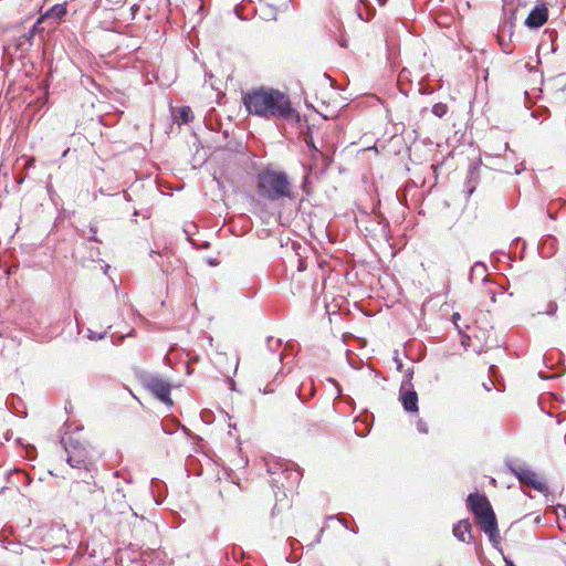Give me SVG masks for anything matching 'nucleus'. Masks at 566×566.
<instances>
[{
	"instance_id": "nucleus-1",
	"label": "nucleus",
	"mask_w": 566,
	"mask_h": 566,
	"mask_svg": "<svg viewBox=\"0 0 566 566\" xmlns=\"http://www.w3.org/2000/svg\"><path fill=\"white\" fill-rule=\"evenodd\" d=\"M242 104L249 115L263 119L283 120L301 127L303 119L292 105L290 96L270 86H259L242 93Z\"/></svg>"
},
{
	"instance_id": "nucleus-2",
	"label": "nucleus",
	"mask_w": 566,
	"mask_h": 566,
	"mask_svg": "<svg viewBox=\"0 0 566 566\" xmlns=\"http://www.w3.org/2000/svg\"><path fill=\"white\" fill-rule=\"evenodd\" d=\"M256 192L269 201L294 199L293 186L284 170L265 168L256 175Z\"/></svg>"
},
{
	"instance_id": "nucleus-3",
	"label": "nucleus",
	"mask_w": 566,
	"mask_h": 566,
	"mask_svg": "<svg viewBox=\"0 0 566 566\" xmlns=\"http://www.w3.org/2000/svg\"><path fill=\"white\" fill-rule=\"evenodd\" d=\"M504 465L507 471L514 475L522 486H531L537 492H541L546 497L548 496V486L544 480L538 479L537 474L526 465L521 459L506 457Z\"/></svg>"
},
{
	"instance_id": "nucleus-4",
	"label": "nucleus",
	"mask_w": 566,
	"mask_h": 566,
	"mask_svg": "<svg viewBox=\"0 0 566 566\" xmlns=\"http://www.w3.org/2000/svg\"><path fill=\"white\" fill-rule=\"evenodd\" d=\"M265 465L266 472L271 475L270 485L273 490L285 488L283 476L291 486L301 480V469L292 470L291 467H296V464L291 461L275 458L266 461Z\"/></svg>"
},
{
	"instance_id": "nucleus-5",
	"label": "nucleus",
	"mask_w": 566,
	"mask_h": 566,
	"mask_svg": "<svg viewBox=\"0 0 566 566\" xmlns=\"http://www.w3.org/2000/svg\"><path fill=\"white\" fill-rule=\"evenodd\" d=\"M61 444L67 454L66 462L71 468L81 470L82 467L93 465L86 446L67 431L61 437Z\"/></svg>"
},
{
	"instance_id": "nucleus-6",
	"label": "nucleus",
	"mask_w": 566,
	"mask_h": 566,
	"mask_svg": "<svg viewBox=\"0 0 566 566\" xmlns=\"http://www.w3.org/2000/svg\"><path fill=\"white\" fill-rule=\"evenodd\" d=\"M144 386L163 403L172 407L170 397L171 385L158 375H148L144 379Z\"/></svg>"
},
{
	"instance_id": "nucleus-7",
	"label": "nucleus",
	"mask_w": 566,
	"mask_h": 566,
	"mask_svg": "<svg viewBox=\"0 0 566 566\" xmlns=\"http://www.w3.org/2000/svg\"><path fill=\"white\" fill-rule=\"evenodd\" d=\"M467 507L473 514L474 518L481 514V512L488 511L492 507L488 496L484 493H470L467 497Z\"/></svg>"
},
{
	"instance_id": "nucleus-8",
	"label": "nucleus",
	"mask_w": 566,
	"mask_h": 566,
	"mask_svg": "<svg viewBox=\"0 0 566 566\" xmlns=\"http://www.w3.org/2000/svg\"><path fill=\"white\" fill-rule=\"evenodd\" d=\"M548 19V9L544 3L536 4L527 18L525 19L524 24L531 29L536 30L541 28Z\"/></svg>"
},
{
	"instance_id": "nucleus-9",
	"label": "nucleus",
	"mask_w": 566,
	"mask_h": 566,
	"mask_svg": "<svg viewBox=\"0 0 566 566\" xmlns=\"http://www.w3.org/2000/svg\"><path fill=\"white\" fill-rule=\"evenodd\" d=\"M42 22L38 19L32 28L20 35L15 41V50L22 53L28 52L30 48L33 45V39L36 33H41L44 31V28L41 27Z\"/></svg>"
},
{
	"instance_id": "nucleus-10",
	"label": "nucleus",
	"mask_w": 566,
	"mask_h": 566,
	"mask_svg": "<svg viewBox=\"0 0 566 566\" xmlns=\"http://www.w3.org/2000/svg\"><path fill=\"white\" fill-rule=\"evenodd\" d=\"M399 400L402 405V408L408 413L418 412V394L413 387H400L399 390Z\"/></svg>"
},
{
	"instance_id": "nucleus-11",
	"label": "nucleus",
	"mask_w": 566,
	"mask_h": 566,
	"mask_svg": "<svg viewBox=\"0 0 566 566\" xmlns=\"http://www.w3.org/2000/svg\"><path fill=\"white\" fill-rule=\"evenodd\" d=\"M452 533L454 537L462 543H471L474 537L472 535V525L469 518H463L453 524Z\"/></svg>"
},
{
	"instance_id": "nucleus-12",
	"label": "nucleus",
	"mask_w": 566,
	"mask_h": 566,
	"mask_svg": "<svg viewBox=\"0 0 566 566\" xmlns=\"http://www.w3.org/2000/svg\"><path fill=\"white\" fill-rule=\"evenodd\" d=\"M475 520L483 533L499 528L496 514L493 507H490L488 511L481 512V514L476 516Z\"/></svg>"
},
{
	"instance_id": "nucleus-13",
	"label": "nucleus",
	"mask_w": 566,
	"mask_h": 566,
	"mask_svg": "<svg viewBox=\"0 0 566 566\" xmlns=\"http://www.w3.org/2000/svg\"><path fill=\"white\" fill-rule=\"evenodd\" d=\"M563 402L564 398L557 394H551L547 399L541 396L538 399L542 411L551 417H554L553 410H557Z\"/></svg>"
},
{
	"instance_id": "nucleus-14",
	"label": "nucleus",
	"mask_w": 566,
	"mask_h": 566,
	"mask_svg": "<svg viewBox=\"0 0 566 566\" xmlns=\"http://www.w3.org/2000/svg\"><path fill=\"white\" fill-rule=\"evenodd\" d=\"M557 251V240L548 234L543 237L538 242V253L542 258H552Z\"/></svg>"
},
{
	"instance_id": "nucleus-15",
	"label": "nucleus",
	"mask_w": 566,
	"mask_h": 566,
	"mask_svg": "<svg viewBox=\"0 0 566 566\" xmlns=\"http://www.w3.org/2000/svg\"><path fill=\"white\" fill-rule=\"evenodd\" d=\"M67 13L66 3H56L49 8L38 19L43 23L46 20H53V22L60 21Z\"/></svg>"
},
{
	"instance_id": "nucleus-16",
	"label": "nucleus",
	"mask_w": 566,
	"mask_h": 566,
	"mask_svg": "<svg viewBox=\"0 0 566 566\" xmlns=\"http://www.w3.org/2000/svg\"><path fill=\"white\" fill-rule=\"evenodd\" d=\"M6 406L13 415L20 418H25L28 415L23 401L18 395H9L6 400Z\"/></svg>"
},
{
	"instance_id": "nucleus-17",
	"label": "nucleus",
	"mask_w": 566,
	"mask_h": 566,
	"mask_svg": "<svg viewBox=\"0 0 566 566\" xmlns=\"http://www.w3.org/2000/svg\"><path fill=\"white\" fill-rule=\"evenodd\" d=\"M356 11L358 18L363 21L371 20L376 14L375 7L368 0H358Z\"/></svg>"
},
{
	"instance_id": "nucleus-18",
	"label": "nucleus",
	"mask_w": 566,
	"mask_h": 566,
	"mask_svg": "<svg viewBox=\"0 0 566 566\" xmlns=\"http://www.w3.org/2000/svg\"><path fill=\"white\" fill-rule=\"evenodd\" d=\"M172 116L178 124H188L193 119L192 109L186 105L172 109Z\"/></svg>"
},
{
	"instance_id": "nucleus-19",
	"label": "nucleus",
	"mask_w": 566,
	"mask_h": 566,
	"mask_svg": "<svg viewBox=\"0 0 566 566\" xmlns=\"http://www.w3.org/2000/svg\"><path fill=\"white\" fill-rule=\"evenodd\" d=\"M563 82V74H557L556 76L549 78L546 82V87L555 88V97L558 98L560 94H563L565 90V85L562 84Z\"/></svg>"
},
{
	"instance_id": "nucleus-20",
	"label": "nucleus",
	"mask_w": 566,
	"mask_h": 566,
	"mask_svg": "<svg viewBox=\"0 0 566 566\" xmlns=\"http://www.w3.org/2000/svg\"><path fill=\"white\" fill-rule=\"evenodd\" d=\"M150 483H151L153 490L155 488H157V490H158V495L154 494V497H155L156 503L160 504L163 502L164 497H165V494H166V484L163 481H160V480H158L156 478L151 479Z\"/></svg>"
},
{
	"instance_id": "nucleus-21",
	"label": "nucleus",
	"mask_w": 566,
	"mask_h": 566,
	"mask_svg": "<svg viewBox=\"0 0 566 566\" xmlns=\"http://www.w3.org/2000/svg\"><path fill=\"white\" fill-rule=\"evenodd\" d=\"M90 234L86 233L85 230H78V235L87 241L99 243L101 240L96 237L97 233V227L93 223L90 224L88 228Z\"/></svg>"
},
{
	"instance_id": "nucleus-22",
	"label": "nucleus",
	"mask_w": 566,
	"mask_h": 566,
	"mask_svg": "<svg viewBox=\"0 0 566 566\" xmlns=\"http://www.w3.org/2000/svg\"><path fill=\"white\" fill-rule=\"evenodd\" d=\"M92 468L93 465L82 467L77 476V481L83 482L85 484H90V482L93 481L94 479Z\"/></svg>"
},
{
	"instance_id": "nucleus-23",
	"label": "nucleus",
	"mask_w": 566,
	"mask_h": 566,
	"mask_svg": "<svg viewBox=\"0 0 566 566\" xmlns=\"http://www.w3.org/2000/svg\"><path fill=\"white\" fill-rule=\"evenodd\" d=\"M179 426H180V423L171 418H165L161 421V428L166 434L175 433Z\"/></svg>"
},
{
	"instance_id": "nucleus-24",
	"label": "nucleus",
	"mask_w": 566,
	"mask_h": 566,
	"mask_svg": "<svg viewBox=\"0 0 566 566\" xmlns=\"http://www.w3.org/2000/svg\"><path fill=\"white\" fill-rule=\"evenodd\" d=\"M486 271H488L486 264L484 262H482V261H476L472 265V268L470 270V273H469L470 282H473V279H474L475 274L483 275Z\"/></svg>"
},
{
	"instance_id": "nucleus-25",
	"label": "nucleus",
	"mask_w": 566,
	"mask_h": 566,
	"mask_svg": "<svg viewBox=\"0 0 566 566\" xmlns=\"http://www.w3.org/2000/svg\"><path fill=\"white\" fill-rule=\"evenodd\" d=\"M557 357V361L559 363L563 359L564 354L560 350H554L546 353L543 357V361L547 368H552L554 366V358Z\"/></svg>"
},
{
	"instance_id": "nucleus-26",
	"label": "nucleus",
	"mask_w": 566,
	"mask_h": 566,
	"mask_svg": "<svg viewBox=\"0 0 566 566\" xmlns=\"http://www.w3.org/2000/svg\"><path fill=\"white\" fill-rule=\"evenodd\" d=\"M488 537H489V541L490 543L492 544V546L497 549L499 552L502 553V549L500 547V544H501V536H500V530L496 528V530H493V531H490V532H486L484 533Z\"/></svg>"
},
{
	"instance_id": "nucleus-27",
	"label": "nucleus",
	"mask_w": 566,
	"mask_h": 566,
	"mask_svg": "<svg viewBox=\"0 0 566 566\" xmlns=\"http://www.w3.org/2000/svg\"><path fill=\"white\" fill-rule=\"evenodd\" d=\"M305 145H306L308 151L311 153L312 159L317 160L318 155H322V151L315 145L312 136H308L307 138H305Z\"/></svg>"
},
{
	"instance_id": "nucleus-28",
	"label": "nucleus",
	"mask_w": 566,
	"mask_h": 566,
	"mask_svg": "<svg viewBox=\"0 0 566 566\" xmlns=\"http://www.w3.org/2000/svg\"><path fill=\"white\" fill-rule=\"evenodd\" d=\"M431 112L438 118H442L448 113V105L444 104V103H441V102L440 103H436L432 106Z\"/></svg>"
},
{
	"instance_id": "nucleus-29",
	"label": "nucleus",
	"mask_w": 566,
	"mask_h": 566,
	"mask_svg": "<svg viewBox=\"0 0 566 566\" xmlns=\"http://www.w3.org/2000/svg\"><path fill=\"white\" fill-rule=\"evenodd\" d=\"M412 377H413V367L407 369V371L403 375V379L401 381L400 387H413V385L411 382Z\"/></svg>"
},
{
	"instance_id": "nucleus-30",
	"label": "nucleus",
	"mask_w": 566,
	"mask_h": 566,
	"mask_svg": "<svg viewBox=\"0 0 566 566\" xmlns=\"http://www.w3.org/2000/svg\"><path fill=\"white\" fill-rule=\"evenodd\" d=\"M282 345V339L277 338L274 339L272 336L266 337V346L270 352H274L276 348H279Z\"/></svg>"
},
{
	"instance_id": "nucleus-31",
	"label": "nucleus",
	"mask_w": 566,
	"mask_h": 566,
	"mask_svg": "<svg viewBox=\"0 0 566 566\" xmlns=\"http://www.w3.org/2000/svg\"><path fill=\"white\" fill-rule=\"evenodd\" d=\"M107 336V331L105 332H102V333H96L92 329H87V335L86 337L90 339V340H102L104 338H106Z\"/></svg>"
},
{
	"instance_id": "nucleus-32",
	"label": "nucleus",
	"mask_w": 566,
	"mask_h": 566,
	"mask_svg": "<svg viewBox=\"0 0 566 566\" xmlns=\"http://www.w3.org/2000/svg\"><path fill=\"white\" fill-rule=\"evenodd\" d=\"M305 168V174H304V177H303V181H302V190L305 192V193H310L308 191V188H307V185L310 182V177H311V174H312V167H304Z\"/></svg>"
},
{
	"instance_id": "nucleus-33",
	"label": "nucleus",
	"mask_w": 566,
	"mask_h": 566,
	"mask_svg": "<svg viewBox=\"0 0 566 566\" xmlns=\"http://www.w3.org/2000/svg\"><path fill=\"white\" fill-rule=\"evenodd\" d=\"M545 34L548 36V39L551 41V51L556 52L557 45L555 44V41L557 39V32L555 30H546Z\"/></svg>"
},
{
	"instance_id": "nucleus-34",
	"label": "nucleus",
	"mask_w": 566,
	"mask_h": 566,
	"mask_svg": "<svg viewBox=\"0 0 566 566\" xmlns=\"http://www.w3.org/2000/svg\"><path fill=\"white\" fill-rule=\"evenodd\" d=\"M328 520H334L336 518L337 521H339L347 530H350L354 534H357L358 533V527L355 526V527H349L347 522L345 521V518L340 515V514H337V515H329L327 516Z\"/></svg>"
},
{
	"instance_id": "nucleus-35",
	"label": "nucleus",
	"mask_w": 566,
	"mask_h": 566,
	"mask_svg": "<svg viewBox=\"0 0 566 566\" xmlns=\"http://www.w3.org/2000/svg\"><path fill=\"white\" fill-rule=\"evenodd\" d=\"M197 231V226L195 223H189L184 227V232L187 235V240L193 244L191 235Z\"/></svg>"
},
{
	"instance_id": "nucleus-36",
	"label": "nucleus",
	"mask_w": 566,
	"mask_h": 566,
	"mask_svg": "<svg viewBox=\"0 0 566 566\" xmlns=\"http://www.w3.org/2000/svg\"><path fill=\"white\" fill-rule=\"evenodd\" d=\"M513 29H514L513 25H506L504 23H501L500 28H499V34L509 36V41H511V38L513 35Z\"/></svg>"
},
{
	"instance_id": "nucleus-37",
	"label": "nucleus",
	"mask_w": 566,
	"mask_h": 566,
	"mask_svg": "<svg viewBox=\"0 0 566 566\" xmlns=\"http://www.w3.org/2000/svg\"><path fill=\"white\" fill-rule=\"evenodd\" d=\"M505 36L506 35H503V34H497V42L501 46V50L506 53V54H510L511 53V49L509 46V42L505 40Z\"/></svg>"
},
{
	"instance_id": "nucleus-38",
	"label": "nucleus",
	"mask_w": 566,
	"mask_h": 566,
	"mask_svg": "<svg viewBox=\"0 0 566 566\" xmlns=\"http://www.w3.org/2000/svg\"><path fill=\"white\" fill-rule=\"evenodd\" d=\"M560 375H562L560 370H558L556 373H547V371H543V370L538 371V377L541 379H554V378L559 377Z\"/></svg>"
},
{
	"instance_id": "nucleus-39",
	"label": "nucleus",
	"mask_w": 566,
	"mask_h": 566,
	"mask_svg": "<svg viewBox=\"0 0 566 566\" xmlns=\"http://www.w3.org/2000/svg\"><path fill=\"white\" fill-rule=\"evenodd\" d=\"M201 419L205 423L210 424L213 421V413L210 410H202L200 412Z\"/></svg>"
},
{
	"instance_id": "nucleus-40",
	"label": "nucleus",
	"mask_w": 566,
	"mask_h": 566,
	"mask_svg": "<svg viewBox=\"0 0 566 566\" xmlns=\"http://www.w3.org/2000/svg\"><path fill=\"white\" fill-rule=\"evenodd\" d=\"M564 544L565 543L560 539H556V538L551 539L552 549H554L558 554H560V549L563 548Z\"/></svg>"
},
{
	"instance_id": "nucleus-41",
	"label": "nucleus",
	"mask_w": 566,
	"mask_h": 566,
	"mask_svg": "<svg viewBox=\"0 0 566 566\" xmlns=\"http://www.w3.org/2000/svg\"><path fill=\"white\" fill-rule=\"evenodd\" d=\"M417 430L422 433V434H427L429 432V428H428V424L420 418L417 420Z\"/></svg>"
},
{
	"instance_id": "nucleus-42",
	"label": "nucleus",
	"mask_w": 566,
	"mask_h": 566,
	"mask_svg": "<svg viewBox=\"0 0 566 566\" xmlns=\"http://www.w3.org/2000/svg\"><path fill=\"white\" fill-rule=\"evenodd\" d=\"M318 158L322 159L325 168H328L329 165L333 163V157L323 151H322V155H318Z\"/></svg>"
},
{
	"instance_id": "nucleus-43",
	"label": "nucleus",
	"mask_w": 566,
	"mask_h": 566,
	"mask_svg": "<svg viewBox=\"0 0 566 566\" xmlns=\"http://www.w3.org/2000/svg\"><path fill=\"white\" fill-rule=\"evenodd\" d=\"M557 304L555 302H549L547 304V308L545 311V314L547 315H554L557 312Z\"/></svg>"
},
{
	"instance_id": "nucleus-44",
	"label": "nucleus",
	"mask_w": 566,
	"mask_h": 566,
	"mask_svg": "<svg viewBox=\"0 0 566 566\" xmlns=\"http://www.w3.org/2000/svg\"><path fill=\"white\" fill-rule=\"evenodd\" d=\"M515 13L512 12L510 15L505 17L504 21L502 23L506 24V25H515Z\"/></svg>"
},
{
	"instance_id": "nucleus-45",
	"label": "nucleus",
	"mask_w": 566,
	"mask_h": 566,
	"mask_svg": "<svg viewBox=\"0 0 566 566\" xmlns=\"http://www.w3.org/2000/svg\"><path fill=\"white\" fill-rule=\"evenodd\" d=\"M460 319H461V315L458 312H454L451 315V321L459 332L461 331L460 326L458 325V321H460Z\"/></svg>"
},
{
	"instance_id": "nucleus-46",
	"label": "nucleus",
	"mask_w": 566,
	"mask_h": 566,
	"mask_svg": "<svg viewBox=\"0 0 566 566\" xmlns=\"http://www.w3.org/2000/svg\"><path fill=\"white\" fill-rule=\"evenodd\" d=\"M125 339L124 335H112L113 345H120Z\"/></svg>"
},
{
	"instance_id": "nucleus-47",
	"label": "nucleus",
	"mask_w": 566,
	"mask_h": 566,
	"mask_svg": "<svg viewBox=\"0 0 566 566\" xmlns=\"http://www.w3.org/2000/svg\"><path fill=\"white\" fill-rule=\"evenodd\" d=\"M397 198L399 200V202L401 205H406L407 203V193L405 191H398L397 192Z\"/></svg>"
},
{
	"instance_id": "nucleus-48",
	"label": "nucleus",
	"mask_w": 566,
	"mask_h": 566,
	"mask_svg": "<svg viewBox=\"0 0 566 566\" xmlns=\"http://www.w3.org/2000/svg\"><path fill=\"white\" fill-rule=\"evenodd\" d=\"M287 542L292 549H295L296 546H302L301 543L294 537H289Z\"/></svg>"
},
{
	"instance_id": "nucleus-49",
	"label": "nucleus",
	"mask_w": 566,
	"mask_h": 566,
	"mask_svg": "<svg viewBox=\"0 0 566 566\" xmlns=\"http://www.w3.org/2000/svg\"><path fill=\"white\" fill-rule=\"evenodd\" d=\"M259 391H261L264 395H268L274 392V389L271 387L270 384H268L263 389L260 388Z\"/></svg>"
},
{
	"instance_id": "nucleus-50",
	"label": "nucleus",
	"mask_w": 566,
	"mask_h": 566,
	"mask_svg": "<svg viewBox=\"0 0 566 566\" xmlns=\"http://www.w3.org/2000/svg\"><path fill=\"white\" fill-rule=\"evenodd\" d=\"M395 363H396V368L398 371H402V368H403V364H402V360L398 357H395Z\"/></svg>"
},
{
	"instance_id": "nucleus-51",
	"label": "nucleus",
	"mask_w": 566,
	"mask_h": 566,
	"mask_svg": "<svg viewBox=\"0 0 566 566\" xmlns=\"http://www.w3.org/2000/svg\"><path fill=\"white\" fill-rule=\"evenodd\" d=\"M324 533V528H322L318 533V535L316 536L315 541L310 544V546H314L315 544H318L321 542V538H322V534Z\"/></svg>"
},
{
	"instance_id": "nucleus-52",
	"label": "nucleus",
	"mask_w": 566,
	"mask_h": 566,
	"mask_svg": "<svg viewBox=\"0 0 566 566\" xmlns=\"http://www.w3.org/2000/svg\"><path fill=\"white\" fill-rule=\"evenodd\" d=\"M228 384H229V389L230 390H232V391L237 390L235 389V381L233 380V378L229 377L228 378Z\"/></svg>"
},
{
	"instance_id": "nucleus-53",
	"label": "nucleus",
	"mask_w": 566,
	"mask_h": 566,
	"mask_svg": "<svg viewBox=\"0 0 566 566\" xmlns=\"http://www.w3.org/2000/svg\"><path fill=\"white\" fill-rule=\"evenodd\" d=\"M557 510H558V511H562V513H563V515H562V516H563V518H566V505H564V504H558V505H557Z\"/></svg>"
},
{
	"instance_id": "nucleus-54",
	"label": "nucleus",
	"mask_w": 566,
	"mask_h": 566,
	"mask_svg": "<svg viewBox=\"0 0 566 566\" xmlns=\"http://www.w3.org/2000/svg\"><path fill=\"white\" fill-rule=\"evenodd\" d=\"M419 92L422 95H427L431 93V90L429 87H420Z\"/></svg>"
},
{
	"instance_id": "nucleus-55",
	"label": "nucleus",
	"mask_w": 566,
	"mask_h": 566,
	"mask_svg": "<svg viewBox=\"0 0 566 566\" xmlns=\"http://www.w3.org/2000/svg\"><path fill=\"white\" fill-rule=\"evenodd\" d=\"M547 213H548L549 218H552V219H556V213H555V212H553V208H552V206H549V207H548V209H547Z\"/></svg>"
},
{
	"instance_id": "nucleus-56",
	"label": "nucleus",
	"mask_w": 566,
	"mask_h": 566,
	"mask_svg": "<svg viewBox=\"0 0 566 566\" xmlns=\"http://www.w3.org/2000/svg\"><path fill=\"white\" fill-rule=\"evenodd\" d=\"M562 416H563V412H558V413L555 416V417H556V419H557V420H556V423H557V424H560V423L563 422V418H562Z\"/></svg>"
},
{
	"instance_id": "nucleus-57",
	"label": "nucleus",
	"mask_w": 566,
	"mask_h": 566,
	"mask_svg": "<svg viewBox=\"0 0 566 566\" xmlns=\"http://www.w3.org/2000/svg\"><path fill=\"white\" fill-rule=\"evenodd\" d=\"M475 552H476V555H479V556L482 554V544L481 543L475 545Z\"/></svg>"
},
{
	"instance_id": "nucleus-58",
	"label": "nucleus",
	"mask_w": 566,
	"mask_h": 566,
	"mask_svg": "<svg viewBox=\"0 0 566 566\" xmlns=\"http://www.w3.org/2000/svg\"><path fill=\"white\" fill-rule=\"evenodd\" d=\"M99 254H101V253H99V250H98V249H96V251H95V252H93V251H92V252H91V258H92V260L94 261V260H95V258H98V256H99Z\"/></svg>"
},
{
	"instance_id": "nucleus-59",
	"label": "nucleus",
	"mask_w": 566,
	"mask_h": 566,
	"mask_svg": "<svg viewBox=\"0 0 566 566\" xmlns=\"http://www.w3.org/2000/svg\"><path fill=\"white\" fill-rule=\"evenodd\" d=\"M338 44H339V46H342V48H344V49H346V48H347V45H348V44H347V41H346L345 39H340V40L338 41Z\"/></svg>"
},
{
	"instance_id": "nucleus-60",
	"label": "nucleus",
	"mask_w": 566,
	"mask_h": 566,
	"mask_svg": "<svg viewBox=\"0 0 566 566\" xmlns=\"http://www.w3.org/2000/svg\"><path fill=\"white\" fill-rule=\"evenodd\" d=\"M15 473H17V474H22V475L24 476V479L27 480V482H28V483H30V482H31V479L28 476V474H27V473H24V472H20V471H15Z\"/></svg>"
},
{
	"instance_id": "nucleus-61",
	"label": "nucleus",
	"mask_w": 566,
	"mask_h": 566,
	"mask_svg": "<svg viewBox=\"0 0 566 566\" xmlns=\"http://www.w3.org/2000/svg\"><path fill=\"white\" fill-rule=\"evenodd\" d=\"M18 185H21L24 181V176L20 175L15 178Z\"/></svg>"
},
{
	"instance_id": "nucleus-62",
	"label": "nucleus",
	"mask_w": 566,
	"mask_h": 566,
	"mask_svg": "<svg viewBox=\"0 0 566 566\" xmlns=\"http://www.w3.org/2000/svg\"><path fill=\"white\" fill-rule=\"evenodd\" d=\"M208 264L211 265V266H216L218 264L217 260L216 259H208Z\"/></svg>"
},
{
	"instance_id": "nucleus-63",
	"label": "nucleus",
	"mask_w": 566,
	"mask_h": 566,
	"mask_svg": "<svg viewBox=\"0 0 566 566\" xmlns=\"http://www.w3.org/2000/svg\"><path fill=\"white\" fill-rule=\"evenodd\" d=\"M274 495H275L276 503L283 500V496L279 495L277 491H274Z\"/></svg>"
},
{
	"instance_id": "nucleus-64",
	"label": "nucleus",
	"mask_w": 566,
	"mask_h": 566,
	"mask_svg": "<svg viewBox=\"0 0 566 566\" xmlns=\"http://www.w3.org/2000/svg\"><path fill=\"white\" fill-rule=\"evenodd\" d=\"M504 560H505L506 566H515L511 559L504 557Z\"/></svg>"
}]
</instances>
